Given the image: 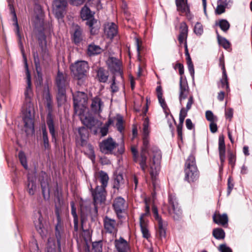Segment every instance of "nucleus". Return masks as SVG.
I'll list each match as a JSON object with an SVG mask.
<instances>
[{"label":"nucleus","instance_id":"1","mask_svg":"<svg viewBox=\"0 0 252 252\" xmlns=\"http://www.w3.org/2000/svg\"><path fill=\"white\" fill-rule=\"evenodd\" d=\"M23 58L26 70L27 85L24 91L25 100L22 107V113L25 126L32 127L33 129V119L34 109L32 102L33 93L32 88L31 76L28 69L27 58L24 54H23Z\"/></svg>","mask_w":252,"mask_h":252},{"label":"nucleus","instance_id":"2","mask_svg":"<svg viewBox=\"0 0 252 252\" xmlns=\"http://www.w3.org/2000/svg\"><path fill=\"white\" fill-rule=\"evenodd\" d=\"M96 183L99 181L101 186L97 185L95 189L93 190L91 187L94 203L95 206L104 202L106 199V187L108 185L109 177L108 174L103 171H100L98 173L97 177H95Z\"/></svg>","mask_w":252,"mask_h":252},{"label":"nucleus","instance_id":"3","mask_svg":"<svg viewBox=\"0 0 252 252\" xmlns=\"http://www.w3.org/2000/svg\"><path fill=\"white\" fill-rule=\"evenodd\" d=\"M100 151L105 155L122 154L125 151L124 143L119 144L111 137L104 139L99 144Z\"/></svg>","mask_w":252,"mask_h":252},{"label":"nucleus","instance_id":"4","mask_svg":"<svg viewBox=\"0 0 252 252\" xmlns=\"http://www.w3.org/2000/svg\"><path fill=\"white\" fill-rule=\"evenodd\" d=\"M151 159L149 163V172L153 180H155L160 168L161 153L156 147H153L151 150Z\"/></svg>","mask_w":252,"mask_h":252},{"label":"nucleus","instance_id":"5","mask_svg":"<svg viewBox=\"0 0 252 252\" xmlns=\"http://www.w3.org/2000/svg\"><path fill=\"white\" fill-rule=\"evenodd\" d=\"M68 84L66 75L58 71L56 78V84L58 88L57 98L59 104L61 105L65 100V90Z\"/></svg>","mask_w":252,"mask_h":252},{"label":"nucleus","instance_id":"6","mask_svg":"<svg viewBox=\"0 0 252 252\" xmlns=\"http://www.w3.org/2000/svg\"><path fill=\"white\" fill-rule=\"evenodd\" d=\"M74 110L75 114L80 115L81 112L87 110L88 96L82 92H77L73 94Z\"/></svg>","mask_w":252,"mask_h":252},{"label":"nucleus","instance_id":"7","mask_svg":"<svg viewBox=\"0 0 252 252\" xmlns=\"http://www.w3.org/2000/svg\"><path fill=\"white\" fill-rule=\"evenodd\" d=\"M89 66L88 62L84 61H78L70 66L71 72L78 80L86 76Z\"/></svg>","mask_w":252,"mask_h":252},{"label":"nucleus","instance_id":"8","mask_svg":"<svg viewBox=\"0 0 252 252\" xmlns=\"http://www.w3.org/2000/svg\"><path fill=\"white\" fill-rule=\"evenodd\" d=\"M149 145V136L143 135V146L141 148L140 155L139 165L141 169L145 172L147 167V159L148 149Z\"/></svg>","mask_w":252,"mask_h":252},{"label":"nucleus","instance_id":"9","mask_svg":"<svg viewBox=\"0 0 252 252\" xmlns=\"http://www.w3.org/2000/svg\"><path fill=\"white\" fill-rule=\"evenodd\" d=\"M168 211L169 215L174 219L178 220L181 216L182 211L178 206L176 197L170 195L168 196Z\"/></svg>","mask_w":252,"mask_h":252},{"label":"nucleus","instance_id":"10","mask_svg":"<svg viewBox=\"0 0 252 252\" xmlns=\"http://www.w3.org/2000/svg\"><path fill=\"white\" fill-rule=\"evenodd\" d=\"M67 5L66 0H54L53 3V11L56 17L62 19L66 12Z\"/></svg>","mask_w":252,"mask_h":252},{"label":"nucleus","instance_id":"11","mask_svg":"<svg viewBox=\"0 0 252 252\" xmlns=\"http://www.w3.org/2000/svg\"><path fill=\"white\" fill-rule=\"evenodd\" d=\"M113 208L118 219L123 218V214L127 207L125 200L121 197H116L113 201Z\"/></svg>","mask_w":252,"mask_h":252},{"label":"nucleus","instance_id":"12","mask_svg":"<svg viewBox=\"0 0 252 252\" xmlns=\"http://www.w3.org/2000/svg\"><path fill=\"white\" fill-rule=\"evenodd\" d=\"M86 110L81 112L80 115H78L80 118L87 127L90 129H92L95 126H100L102 125V123L97 120H95L93 117L85 114Z\"/></svg>","mask_w":252,"mask_h":252},{"label":"nucleus","instance_id":"13","mask_svg":"<svg viewBox=\"0 0 252 252\" xmlns=\"http://www.w3.org/2000/svg\"><path fill=\"white\" fill-rule=\"evenodd\" d=\"M86 110L81 112L80 115H78L80 118L87 127L90 129H92L95 126H100L102 125V123L97 120H95L93 117L85 114Z\"/></svg>","mask_w":252,"mask_h":252},{"label":"nucleus","instance_id":"14","mask_svg":"<svg viewBox=\"0 0 252 252\" xmlns=\"http://www.w3.org/2000/svg\"><path fill=\"white\" fill-rule=\"evenodd\" d=\"M188 34V27L185 22H182L180 27V33L178 37L180 46L184 45L185 49V54H188V49L187 39Z\"/></svg>","mask_w":252,"mask_h":252},{"label":"nucleus","instance_id":"15","mask_svg":"<svg viewBox=\"0 0 252 252\" xmlns=\"http://www.w3.org/2000/svg\"><path fill=\"white\" fill-rule=\"evenodd\" d=\"M103 225L104 229L107 233L111 234L113 236H116L118 224L115 220L105 216L103 218Z\"/></svg>","mask_w":252,"mask_h":252},{"label":"nucleus","instance_id":"16","mask_svg":"<svg viewBox=\"0 0 252 252\" xmlns=\"http://www.w3.org/2000/svg\"><path fill=\"white\" fill-rule=\"evenodd\" d=\"M191 94H190L191 95ZM189 95V89L187 81L183 80V77H180L179 100L182 105L183 101Z\"/></svg>","mask_w":252,"mask_h":252},{"label":"nucleus","instance_id":"17","mask_svg":"<svg viewBox=\"0 0 252 252\" xmlns=\"http://www.w3.org/2000/svg\"><path fill=\"white\" fill-rule=\"evenodd\" d=\"M185 180L189 183L196 181L199 178V173L197 168L192 167L191 168H185Z\"/></svg>","mask_w":252,"mask_h":252},{"label":"nucleus","instance_id":"18","mask_svg":"<svg viewBox=\"0 0 252 252\" xmlns=\"http://www.w3.org/2000/svg\"><path fill=\"white\" fill-rule=\"evenodd\" d=\"M219 157L220 161V171L222 170V167L225 159V145L223 135L220 136L219 138Z\"/></svg>","mask_w":252,"mask_h":252},{"label":"nucleus","instance_id":"19","mask_svg":"<svg viewBox=\"0 0 252 252\" xmlns=\"http://www.w3.org/2000/svg\"><path fill=\"white\" fill-rule=\"evenodd\" d=\"M37 217V220L34 221V226L37 231L43 237L45 235L47 231L44 226L43 218L40 212H38V216Z\"/></svg>","mask_w":252,"mask_h":252},{"label":"nucleus","instance_id":"20","mask_svg":"<svg viewBox=\"0 0 252 252\" xmlns=\"http://www.w3.org/2000/svg\"><path fill=\"white\" fill-rule=\"evenodd\" d=\"M103 107L104 103L100 97L96 96L92 99L91 109L94 114H99Z\"/></svg>","mask_w":252,"mask_h":252},{"label":"nucleus","instance_id":"21","mask_svg":"<svg viewBox=\"0 0 252 252\" xmlns=\"http://www.w3.org/2000/svg\"><path fill=\"white\" fill-rule=\"evenodd\" d=\"M104 33L107 37L113 38L118 33V27L113 22L108 23L104 25Z\"/></svg>","mask_w":252,"mask_h":252},{"label":"nucleus","instance_id":"22","mask_svg":"<svg viewBox=\"0 0 252 252\" xmlns=\"http://www.w3.org/2000/svg\"><path fill=\"white\" fill-rule=\"evenodd\" d=\"M194 103V98L192 95H190L188 99V102L186 104V108L183 107L181 108L179 114V121L184 122L185 118L187 117L188 112L189 110L192 106V105Z\"/></svg>","mask_w":252,"mask_h":252},{"label":"nucleus","instance_id":"23","mask_svg":"<svg viewBox=\"0 0 252 252\" xmlns=\"http://www.w3.org/2000/svg\"><path fill=\"white\" fill-rule=\"evenodd\" d=\"M8 3V6L10 11L13 16V21H14V25L16 27V33L17 35L19 38H21V35L20 34L19 27L18 24L17 16L14 8V0H7Z\"/></svg>","mask_w":252,"mask_h":252},{"label":"nucleus","instance_id":"24","mask_svg":"<svg viewBox=\"0 0 252 252\" xmlns=\"http://www.w3.org/2000/svg\"><path fill=\"white\" fill-rule=\"evenodd\" d=\"M106 63L109 69L113 72H119L120 70L121 63L120 61L114 57H109L107 60Z\"/></svg>","mask_w":252,"mask_h":252},{"label":"nucleus","instance_id":"25","mask_svg":"<svg viewBox=\"0 0 252 252\" xmlns=\"http://www.w3.org/2000/svg\"><path fill=\"white\" fill-rule=\"evenodd\" d=\"M56 215L57 216L58 223L56 226V237L57 240V245L58 251L59 252H61V233L60 232V229L61 228V218L60 215L59 211L58 210L56 211Z\"/></svg>","mask_w":252,"mask_h":252},{"label":"nucleus","instance_id":"26","mask_svg":"<svg viewBox=\"0 0 252 252\" xmlns=\"http://www.w3.org/2000/svg\"><path fill=\"white\" fill-rule=\"evenodd\" d=\"M145 214H142L140 217V225L143 237L148 239L150 234L148 229V220L144 218Z\"/></svg>","mask_w":252,"mask_h":252},{"label":"nucleus","instance_id":"27","mask_svg":"<svg viewBox=\"0 0 252 252\" xmlns=\"http://www.w3.org/2000/svg\"><path fill=\"white\" fill-rule=\"evenodd\" d=\"M115 247L118 252H128L129 250V245L124 238L121 237L115 241Z\"/></svg>","mask_w":252,"mask_h":252},{"label":"nucleus","instance_id":"28","mask_svg":"<svg viewBox=\"0 0 252 252\" xmlns=\"http://www.w3.org/2000/svg\"><path fill=\"white\" fill-rule=\"evenodd\" d=\"M177 10L181 14H186L187 15L189 13V7L187 1L185 0H176Z\"/></svg>","mask_w":252,"mask_h":252},{"label":"nucleus","instance_id":"29","mask_svg":"<svg viewBox=\"0 0 252 252\" xmlns=\"http://www.w3.org/2000/svg\"><path fill=\"white\" fill-rule=\"evenodd\" d=\"M47 125L48 126L49 132L52 136L53 141L56 142V135L55 129L53 119L51 113H49L47 118Z\"/></svg>","mask_w":252,"mask_h":252},{"label":"nucleus","instance_id":"30","mask_svg":"<svg viewBox=\"0 0 252 252\" xmlns=\"http://www.w3.org/2000/svg\"><path fill=\"white\" fill-rule=\"evenodd\" d=\"M33 56L34 58V63L37 74L38 79L39 81V84H40L42 81V78L41 74V68L40 65V60L37 52H34L33 53Z\"/></svg>","mask_w":252,"mask_h":252},{"label":"nucleus","instance_id":"31","mask_svg":"<svg viewBox=\"0 0 252 252\" xmlns=\"http://www.w3.org/2000/svg\"><path fill=\"white\" fill-rule=\"evenodd\" d=\"M213 218L214 221L219 225L223 226L228 222V217L225 214L222 215L215 214L213 215Z\"/></svg>","mask_w":252,"mask_h":252},{"label":"nucleus","instance_id":"32","mask_svg":"<svg viewBox=\"0 0 252 252\" xmlns=\"http://www.w3.org/2000/svg\"><path fill=\"white\" fill-rule=\"evenodd\" d=\"M83 38L82 30L78 26L75 27L74 32L73 34V40L75 44L79 43Z\"/></svg>","mask_w":252,"mask_h":252},{"label":"nucleus","instance_id":"33","mask_svg":"<svg viewBox=\"0 0 252 252\" xmlns=\"http://www.w3.org/2000/svg\"><path fill=\"white\" fill-rule=\"evenodd\" d=\"M109 76L108 72L104 70L103 68L100 67L97 71V78L100 82L105 83Z\"/></svg>","mask_w":252,"mask_h":252},{"label":"nucleus","instance_id":"34","mask_svg":"<svg viewBox=\"0 0 252 252\" xmlns=\"http://www.w3.org/2000/svg\"><path fill=\"white\" fill-rule=\"evenodd\" d=\"M102 49L97 45L92 44L89 45L88 48V54L90 56L100 54Z\"/></svg>","mask_w":252,"mask_h":252},{"label":"nucleus","instance_id":"35","mask_svg":"<svg viewBox=\"0 0 252 252\" xmlns=\"http://www.w3.org/2000/svg\"><path fill=\"white\" fill-rule=\"evenodd\" d=\"M42 131L44 148L45 150H49L50 149V145L49 144L48 133L45 125L42 127Z\"/></svg>","mask_w":252,"mask_h":252},{"label":"nucleus","instance_id":"36","mask_svg":"<svg viewBox=\"0 0 252 252\" xmlns=\"http://www.w3.org/2000/svg\"><path fill=\"white\" fill-rule=\"evenodd\" d=\"M41 187L44 198L45 199H48L50 197V192L48 183L42 181L41 182Z\"/></svg>","mask_w":252,"mask_h":252},{"label":"nucleus","instance_id":"37","mask_svg":"<svg viewBox=\"0 0 252 252\" xmlns=\"http://www.w3.org/2000/svg\"><path fill=\"white\" fill-rule=\"evenodd\" d=\"M93 14L90 9L86 6H84L81 11V17L83 20H89L93 17Z\"/></svg>","mask_w":252,"mask_h":252},{"label":"nucleus","instance_id":"38","mask_svg":"<svg viewBox=\"0 0 252 252\" xmlns=\"http://www.w3.org/2000/svg\"><path fill=\"white\" fill-rule=\"evenodd\" d=\"M124 184V179L122 174H118L115 176L114 182V188L119 189Z\"/></svg>","mask_w":252,"mask_h":252},{"label":"nucleus","instance_id":"39","mask_svg":"<svg viewBox=\"0 0 252 252\" xmlns=\"http://www.w3.org/2000/svg\"><path fill=\"white\" fill-rule=\"evenodd\" d=\"M216 26L220 27L223 32H227L230 28L229 22L225 19H221L216 22Z\"/></svg>","mask_w":252,"mask_h":252},{"label":"nucleus","instance_id":"40","mask_svg":"<svg viewBox=\"0 0 252 252\" xmlns=\"http://www.w3.org/2000/svg\"><path fill=\"white\" fill-rule=\"evenodd\" d=\"M158 230L157 233L160 239L165 238L166 236V228L165 226L163 225L162 220L158 221Z\"/></svg>","mask_w":252,"mask_h":252},{"label":"nucleus","instance_id":"41","mask_svg":"<svg viewBox=\"0 0 252 252\" xmlns=\"http://www.w3.org/2000/svg\"><path fill=\"white\" fill-rule=\"evenodd\" d=\"M197 168L196 165L195 158L193 155H190L185 162V168H191L192 167Z\"/></svg>","mask_w":252,"mask_h":252},{"label":"nucleus","instance_id":"42","mask_svg":"<svg viewBox=\"0 0 252 252\" xmlns=\"http://www.w3.org/2000/svg\"><path fill=\"white\" fill-rule=\"evenodd\" d=\"M56 248L57 246L55 239L52 238H49L48 240L46 252H57Z\"/></svg>","mask_w":252,"mask_h":252},{"label":"nucleus","instance_id":"43","mask_svg":"<svg viewBox=\"0 0 252 252\" xmlns=\"http://www.w3.org/2000/svg\"><path fill=\"white\" fill-rule=\"evenodd\" d=\"M142 126L143 135L149 136L150 132V121L148 117H146L144 119Z\"/></svg>","mask_w":252,"mask_h":252},{"label":"nucleus","instance_id":"44","mask_svg":"<svg viewBox=\"0 0 252 252\" xmlns=\"http://www.w3.org/2000/svg\"><path fill=\"white\" fill-rule=\"evenodd\" d=\"M29 183L27 185V191L30 195H33L36 189L35 182L30 179V177L28 178Z\"/></svg>","mask_w":252,"mask_h":252},{"label":"nucleus","instance_id":"45","mask_svg":"<svg viewBox=\"0 0 252 252\" xmlns=\"http://www.w3.org/2000/svg\"><path fill=\"white\" fill-rule=\"evenodd\" d=\"M216 32L217 34V39L219 44L225 49L229 48L230 43L229 41L225 38L220 36L217 30H216Z\"/></svg>","mask_w":252,"mask_h":252},{"label":"nucleus","instance_id":"46","mask_svg":"<svg viewBox=\"0 0 252 252\" xmlns=\"http://www.w3.org/2000/svg\"><path fill=\"white\" fill-rule=\"evenodd\" d=\"M185 55L186 56L187 63L189 71L191 76L192 77H194V66H193V63L191 61V58L189 54V53L188 52V54H185Z\"/></svg>","mask_w":252,"mask_h":252},{"label":"nucleus","instance_id":"47","mask_svg":"<svg viewBox=\"0 0 252 252\" xmlns=\"http://www.w3.org/2000/svg\"><path fill=\"white\" fill-rule=\"evenodd\" d=\"M213 235L217 239H223L225 237V232L221 228H215L213 231Z\"/></svg>","mask_w":252,"mask_h":252},{"label":"nucleus","instance_id":"48","mask_svg":"<svg viewBox=\"0 0 252 252\" xmlns=\"http://www.w3.org/2000/svg\"><path fill=\"white\" fill-rule=\"evenodd\" d=\"M221 87L225 88L227 91H229V84L227 73L222 74V78L220 80Z\"/></svg>","mask_w":252,"mask_h":252},{"label":"nucleus","instance_id":"49","mask_svg":"<svg viewBox=\"0 0 252 252\" xmlns=\"http://www.w3.org/2000/svg\"><path fill=\"white\" fill-rule=\"evenodd\" d=\"M87 20V21L86 22V24L89 27L91 34H95L96 32L98 31V29H95L93 26L94 24L96 23V21L94 19L91 18Z\"/></svg>","mask_w":252,"mask_h":252},{"label":"nucleus","instance_id":"50","mask_svg":"<svg viewBox=\"0 0 252 252\" xmlns=\"http://www.w3.org/2000/svg\"><path fill=\"white\" fill-rule=\"evenodd\" d=\"M92 251L93 252H102V244L101 241L92 243Z\"/></svg>","mask_w":252,"mask_h":252},{"label":"nucleus","instance_id":"51","mask_svg":"<svg viewBox=\"0 0 252 252\" xmlns=\"http://www.w3.org/2000/svg\"><path fill=\"white\" fill-rule=\"evenodd\" d=\"M18 157L20 161V162L21 164L23 165V166L25 169H28V166L27 161V158L25 153L22 151H20L19 153Z\"/></svg>","mask_w":252,"mask_h":252},{"label":"nucleus","instance_id":"52","mask_svg":"<svg viewBox=\"0 0 252 252\" xmlns=\"http://www.w3.org/2000/svg\"><path fill=\"white\" fill-rule=\"evenodd\" d=\"M228 163L232 168H234L235 165L236 157V154L232 152H228Z\"/></svg>","mask_w":252,"mask_h":252},{"label":"nucleus","instance_id":"53","mask_svg":"<svg viewBox=\"0 0 252 252\" xmlns=\"http://www.w3.org/2000/svg\"><path fill=\"white\" fill-rule=\"evenodd\" d=\"M117 122L116 124L117 128L120 132H122L124 129L123 118L121 115H117L116 118Z\"/></svg>","mask_w":252,"mask_h":252},{"label":"nucleus","instance_id":"54","mask_svg":"<svg viewBox=\"0 0 252 252\" xmlns=\"http://www.w3.org/2000/svg\"><path fill=\"white\" fill-rule=\"evenodd\" d=\"M41 56L42 60L44 62H47L50 60L49 54L46 47L42 46Z\"/></svg>","mask_w":252,"mask_h":252},{"label":"nucleus","instance_id":"55","mask_svg":"<svg viewBox=\"0 0 252 252\" xmlns=\"http://www.w3.org/2000/svg\"><path fill=\"white\" fill-rule=\"evenodd\" d=\"M194 32L197 35H201L203 32V27L200 22H197L194 27Z\"/></svg>","mask_w":252,"mask_h":252},{"label":"nucleus","instance_id":"56","mask_svg":"<svg viewBox=\"0 0 252 252\" xmlns=\"http://www.w3.org/2000/svg\"><path fill=\"white\" fill-rule=\"evenodd\" d=\"M205 116L206 119L210 122H217V117L215 116L213 112L210 110H207L205 113Z\"/></svg>","mask_w":252,"mask_h":252},{"label":"nucleus","instance_id":"57","mask_svg":"<svg viewBox=\"0 0 252 252\" xmlns=\"http://www.w3.org/2000/svg\"><path fill=\"white\" fill-rule=\"evenodd\" d=\"M131 151L133 155V158L135 162H138L139 164L140 156L137 154V150L135 146H132L131 148Z\"/></svg>","mask_w":252,"mask_h":252},{"label":"nucleus","instance_id":"58","mask_svg":"<svg viewBox=\"0 0 252 252\" xmlns=\"http://www.w3.org/2000/svg\"><path fill=\"white\" fill-rule=\"evenodd\" d=\"M226 7L220 3L218 2V6L216 9V12L218 14H221L225 12Z\"/></svg>","mask_w":252,"mask_h":252},{"label":"nucleus","instance_id":"59","mask_svg":"<svg viewBox=\"0 0 252 252\" xmlns=\"http://www.w3.org/2000/svg\"><path fill=\"white\" fill-rule=\"evenodd\" d=\"M152 212L154 215L155 219L158 221L162 220L161 217H159L158 214V210L157 208L155 206H153L152 207Z\"/></svg>","mask_w":252,"mask_h":252},{"label":"nucleus","instance_id":"60","mask_svg":"<svg viewBox=\"0 0 252 252\" xmlns=\"http://www.w3.org/2000/svg\"><path fill=\"white\" fill-rule=\"evenodd\" d=\"M234 187V184L231 178H229L227 181V195H229Z\"/></svg>","mask_w":252,"mask_h":252},{"label":"nucleus","instance_id":"61","mask_svg":"<svg viewBox=\"0 0 252 252\" xmlns=\"http://www.w3.org/2000/svg\"><path fill=\"white\" fill-rule=\"evenodd\" d=\"M219 65L221 67L222 74H224L226 73V71L225 68V63L224 57L223 56L221 57L219 59Z\"/></svg>","mask_w":252,"mask_h":252},{"label":"nucleus","instance_id":"62","mask_svg":"<svg viewBox=\"0 0 252 252\" xmlns=\"http://www.w3.org/2000/svg\"><path fill=\"white\" fill-rule=\"evenodd\" d=\"M179 69V73L181 75V77H183L182 75L184 73V68L183 64L181 63H177L175 66V69Z\"/></svg>","mask_w":252,"mask_h":252},{"label":"nucleus","instance_id":"63","mask_svg":"<svg viewBox=\"0 0 252 252\" xmlns=\"http://www.w3.org/2000/svg\"><path fill=\"white\" fill-rule=\"evenodd\" d=\"M111 92L113 93L117 92L119 90V88L117 86V85L116 84V83H115V77H113L112 83L111 85Z\"/></svg>","mask_w":252,"mask_h":252},{"label":"nucleus","instance_id":"64","mask_svg":"<svg viewBox=\"0 0 252 252\" xmlns=\"http://www.w3.org/2000/svg\"><path fill=\"white\" fill-rule=\"evenodd\" d=\"M219 250L221 252H232L230 248L224 244L220 245Z\"/></svg>","mask_w":252,"mask_h":252}]
</instances>
